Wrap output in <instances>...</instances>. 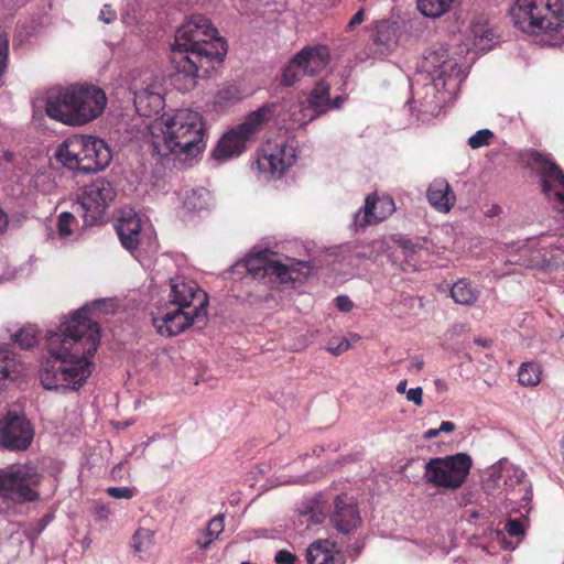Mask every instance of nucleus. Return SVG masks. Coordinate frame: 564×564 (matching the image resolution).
Instances as JSON below:
<instances>
[{
    "label": "nucleus",
    "instance_id": "f257e3e1",
    "mask_svg": "<svg viewBox=\"0 0 564 564\" xmlns=\"http://www.w3.org/2000/svg\"><path fill=\"white\" fill-rule=\"evenodd\" d=\"M99 340V326L85 308L63 323L57 332L48 333L50 357L40 371L43 387L47 390L79 388L90 375L89 357L96 352Z\"/></svg>",
    "mask_w": 564,
    "mask_h": 564
},
{
    "label": "nucleus",
    "instance_id": "f03ea898",
    "mask_svg": "<svg viewBox=\"0 0 564 564\" xmlns=\"http://www.w3.org/2000/svg\"><path fill=\"white\" fill-rule=\"evenodd\" d=\"M227 53V46L210 21L202 15L192 17L175 34L173 45V62L176 73L173 75L175 84L182 83L183 89H191L196 85L199 70L208 74L214 63H221Z\"/></svg>",
    "mask_w": 564,
    "mask_h": 564
},
{
    "label": "nucleus",
    "instance_id": "7ed1b4c3",
    "mask_svg": "<svg viewBox=\"0 0 564 564\" xmlns=\"http://www.w3.org/2000/svg\"><path fill=\"white\" fill-rule=\"evenodd\" d=\"M151 135L153 150L161 156L171 153L195 155L205 148L203 118L191 109L162 117L151 126Z\"/></svg>",
    "mask_w": 564,
    "mask_h": 564
},
{
    "label": "nucleus",
    "instance_id": "20e7f679",
    "mask_svg": "<svg viewBox=\"0 0 564 564\" xmlns=\"http://www.w3.org/2000/svg\"><path fill=\"white\" fill-rule=\"evenodd\" d=\"M55 156L69 170L94 173L110 164L112 152L108 144L99 138L73 135L57 148Z\"/></svg>",
    "mask_w": 564,
    "mask_h": 564
},
{
    "label": "nucleus",
    "instance_id": "39448f33",
    "mask_svg": "<svg viewBox=\"0 0 564 564\" xmlns=\"http://www.w3.org/2000/svg\"><path fill=\"white\" fill-rule=\"evenodd\" d=\"M510 14L525 33H558L564 28V0H517Z\"/></svg>",
    "mask_w": 564,
    "mask_h": 564
},
{
    "label": "nucleus",
    "instance_id": "423d86ee",
    "mask_svg": "<svg viewBox=\"0 0 564 564\" xmlns=\"http://www.w3.org/2000/svg\"><path fill=\"white\" fill-rule=\"evenodd\" d=\"M470 467L471 458L465 453L431 458L425 464L423 479L435 488L455 490L465 482Z\"/></svg>",
    "mask_w": 564,
    "mask_h": 564
},
{
    "label": "nucleus",
    "instance_id": "0eeeda50",
    "mask_svg": "<svg viewBox=\"0 0 564 564\" xmlns=\"http://www.w3.org/2000/svg\"><path fill=\"white\" fill-rule=\"evenodd\" d=\"M269 112V107H262L248 115L243 122L223 135L213 152V156L216 160H226L241 154L246 149V143L259 127L268 120Z\"/></svg>",
    "mask_w": 564,
    "mask_h": 564
},
{
    "label": "nucleus",
    "instance_id": "6e6552de",
    "mask_svg": "<svg viewBox=\"0 0 564 564\" xmlns=\"http://www.w3.org/2000/svg\"><path fill=\"white\" fill-rule=\"evenodd\" d=\"M39 476L26 468H0V498L19 503L34 501L39 498Z\"/></svg>",
    "mask_w": 564,
    "mask_h": 564
},
{
    "label": "nucleus",
    "instance_id": "1a4fd4ad",
    "mask_svg": "<svg viewBox=\"0 0 564 564\" xmlns=\"http://www.w3.org/2000/svg\"><path fill=\"white\" fill-rule=\"evenodd\" d=\"M328 62L329 51L326 46H305L284 67L282 84L293 86L304 75L314 76L325 69Z\"/></svg>",
    "mask_w": 564,
    "mask_h": 564
},
{
    "label": "nucleus",
    "instance_id": "9d476101",
    "mask_svg": "<svg viewBox=\"0 0 564 564\" xmlns=\"http://www.w3.org/2000/svg\"><path fill=\"white\" fill-rule=\"evenodd\" d=\"M75 111L74 126H83L99 117L106 108L105 91L93 85H73Z\"/></svg>",
    "mask_w": 564,
    "mask_h": 564
},
{
    "label": "nucleus",
    "instance_id": "9b49d317",
    "mask_svg": "<svg viewBox=\"0 0 564 564\" xmlns=\"http://www.w3.org/2000/svg\"><path fill=\"white\" fill-rule=\"evenodd\" d=\"M207 321L208 315L206 310L189 311L174 307L172 311L164 313L161 317H153L152 324L160 335L172 337L183 333L193 325L203 328L207 324Z\"/></svg>",
    "mask_w": 564,
    "mask_h": 564
},
{
    "label": "nucleus",
    "instance_id": "f8f14e48",
    "mask_svg": "<svg viewBox=\"0 0 564 564\" xmlns=\"http://www.w3.org/2000/svg\"><path fill=\"white\" fill-rule=\"evenodd\" d=\"M34 430L23 416L8 413L0 420V446L9 451H25L32 443Z\"/></svg>",
    "mask_w": 564,
    "mask_h": 564
},
{
    "label": "nucleus",
    "instance_id": "ddd939ff",
    "mask_svg": "<svg viewBox=\"0 0 564 564\" xmlns=\"http://www.w3.org/2000/svg\"><path fill=\"white\" fill-rule=\"evenodd\" d=\"M532 159L539 164L543 194L554 205L557 212L564 213L563 171L554 162L545 159L541 153H533Z\"/></svg>",
    "mask_w": 564,
    "mask_h": 564
},
{
    "label": "nucleus",
    "instance_id": "4468645a",
    "mask_svg": "<svg viewBox=\"0 0 564 564\" xmlns=\"http://www.w3.org/2000/svg\"><path fill=\"white\" fill-rule=\"evenodd\" d=\"M170 305L189 311L206 310L208 295L195 281L184 276H175L170 280Z\"/></svg>",
    "mask_w": 564,
    "mask_h": 564
},
{
    "label": "nucleus",
    "instance_id": "2eb2a0df",
    "mask_svg": "<svg viewBox=\"0 0 564 564\" xmlns=\"http://www.w3.org/2000/svg\"><path fill=\"white\" fill-rule=\"evenodd\" d=\"M116 189L110 182L105 178H96L89 185L82 189L79 196V206L85 212L84 217L91 213L90 218L96 219L105 208L115 199Z\"/></svg>",
    "mask_w": 564,
    "mask_h": 564
},
{
    "label": "nucleus",
    "instance_id": "dca6fc26",
    "mask_svg": "<svg viewBox=\"0 0 564 564\" xmlns=\"http://www.w3.org/2000/svg\"><path fill=\"white\" fill-rule=\"evenodd\" d=\"M75 99L73 85L52 87L45 96L46 115L65 124L74 126Z\"/></svg>",
    "mask_w": 564,
    "mask_h": 564
},
{
    "label": "nucleus",
    "instance_id": "f3484780",
    "mask_svg": "<svg viewBox=\"0 0 564 564\" xmlns=\"http://www.w3.org/2000/svg\"><path fill=\"white\" fill-rule=\"evenodd\" d=\"M330 521L339 533L350 534L361 523L357 506L345 497H337Z\"/></svg>",
    "mask_w": 564,
    "mask_h": 564
},
{
    "label": "nucleus",
    "instance_id": "a211bd4d",
    "mask_svg": "<svg viewBox=\"0 0 564 564\" xmlns=\"http://www.w3.org/2000/svg\"><path fill=\"white\" fill-rule=\"evenodd\" d=\"M134 106L140 116L152 117L164 108L162 87L152 83L134 93Z\"/></svg>",
    "mask_w": 564,
    "mask_h": 564
},
{
    "label": "nucleus",
    "instance_id": "6ab92c4d",
    "mask_svg": "<svg viewBox=\"0 0 564 564\" xmlns=\"http://www.w3.org/2000/svg\"><path fill=\"white\" fill-rule=\"evenodd\" d=\"M294 159V150L282 147L276 153L261 155L257 164L261 172L270 173L272 176H280L288 166L293 164Z\"/></svg>",
    "mask_w": 564,
    "mask_h": 564
},
{
    "label": "nucleus",
    "instance_id": "aec40b11",
    "mask_svg": "<svg viewBox=\"0 0 564 564\" xmlns=\"http://www.w3.org/2000/svg\"><path fill=\"white\" fill-rule=\"evenodd\" d=\"M427 199L433 207L443 213L449 212L456 200L455 194L445 178H436L430 184Z\"/></svg>",
    "mask_w": 564,
    "mask_h": 564
},
{
    "label": "nucleus",
    "instance_id": "412c9836",
    "mask_svg": "<svg viewBox=\"0 0 564 564\" xmlns=\"http://www.w3.org/2000/svg\"><path fill=\"white\" fill-rule=\"evenodd\" d=\"M336 543L330 540H318L313 542L307 551L306 558L310 564H344L340 556H335L333 550Z\"/></svg>",
    "mask_w": 564,
    "mask_h": 564
},
{
    "label": "nucleus",
    "instance_id": "4be33fe9",
    "mask_svg": "<svg viewBox=\"0 0 564 564\" xmlns=\"http://www.w3.org/2000/svg\"><path fill=\"white\" fill-rule=\"evenodd\" d=\"M393 202L390 198L381 199L376 195H369L365 203V216L360 220L361 226L379 223L393 212Z\"/></svg>",
    "mask_w": 564,
    "mask_h": 564
},
{
    "label": "nucleus",
    "instance_id": "5701e85b",
    "mask_svg": "<svg viewBox=\"0 0 564 564\" xmlns=\"http://www.w3.org/2000/svg\"><path fill=\"white\" fill-rule=\"evenodd\" d=\"M118 236L122 246L128 250H134L140 242L141 221L137 216H128L119 219L117 225Z\"/></svg>",
    "mask_w": 564,
    "mask_h": 564
},
{
    "label": "nucleus",
    "instance_id": "b1692460",
    "mask_svg": "<svg viewBox=\"0 0 564 564\" xmlns=\"http://www.w3.org/2000/svg\"><path fill=\"white\" fill-rule=\"evenodd\" d=\"M23 366L17 355L8 349H0V390L21 375Z\"/></svg>",
    "mask_w": 564,
    "mask_h": 564
},
{
    "label": "nucleus",
    "instance_id": "393cba45",
    "mask_svg": "<svg viewBox=\"0 0 564 564\" xmlns=\"http://www.w3.org/2000/svg\"><path fill=\"white\" fill-rule=\"evenodd\" d=\"M274 253L269 250L254 252L246 258L245 267L254 279H263L270 275L269 268L274 261Z\"/></svg>",
    "mask_w": 564,
    "mask_h": 564
},
{
    "label": "nucleus",
    "instance_id": "a878e982",
    "mask_svg": "<svg viewBox=\"0 0 564 564\" xmlns=\"http://www.w3.org/2000/svg\"><path fill=\"white\" fill-rule=\"evenodd\" d=\"M300 267L307 268V264L302 261H291L290 264H285L274 258L272 265L269 268V276H275L281 284L294 283L301 279Z\"/></svg>",
    "mask_w": 564,
    "mask_h": 564
},
{
    "label": "nucleus",
    "instance_id": "bb28decb",
    "mask_svg": "<svg viewBox=\"0 0 564 564\" xmlns=\"http://www.w3.org/2000/svg\"><path fill=\"white\" fill-rule=\"evenodd\" d=\"M452 299L460 305H473L478 299V291L467 280L463 279L453 284L451 289Z\"/></svg>",
    "mask_w": 564,
    "mask_h": 564
},
{
    "label": "nucleus",
    "instance_id": "cd10ccee",
    "mask_svg": "<svg viewBox=\"0 0 564 564\" xmlns=\"http://www.w3.org/2000/svg\"><path fill=\"white\" fill-rule=\"evenodd\" d=\"M329 85L324 80L316 84L308 97V105L317 113H324L329 108Z\"/></svg>",
    "mask_w": 564,
    "mask_h": 564
},
{
    "label": "nucleus",
    "instance_id": "c85d7f7f",
    "mask_svg": "<svg viewBox=\"0 0 564 564\" xmlns=\"http://www.w3.org/2000/svg\"><path fill=\"white\" fill-rule=\"evenodd\" d=\"M456 0H417V9L429 18H438L447 12Z\"/></svg>",
    "mask_w": 564,
    "mask_h": 564
},
{
    "label": "nucleus",
    "instance_id": "c756f323",
    "mask_svg": "<svg viewBox=\"0 0 564 564\" xmlns=\"http://www.w3.org/2000/svg\"><path fill=\"white\" fill-rule=\"evenodd\" d=\"M210 193L205 188L194 189L185 198L184 205L191 212H199L209 206Z\"/></svg>",
    "mask_w": 564,
    "mask_h": 564
},
{
    "label": "nucleus",
    "instance_id": "7c9ffc66",
    "mask_svg": "<svg viewBox=\"0 0 564 564\" xmlns=\"http://www.w3.org/2000/svg\"><path fill=\"white\" fill-rule=\"evenodd\" d=\"M225 517L224 514H218L214 517L207 524L206 531H205V541H197V545L200 549H207L212 542L218 538V535L224 531L225 523H224Z\"/></svg>",
    "mask_w": 564,
    "mask_h": 564
},
{
    "label": "nucleus",
    "instance_id": "2f4dec72",
    "mask_svg": "<svg viewBox=\"0 0 564 564\" xmlns=\"http://www.w3.org/2000/svg\"><path fill=\"white\" fill-rule=\"evenodd\" d=\"M378 45L390 48L395 43L394 29L388 22H379L373 37Z\"/></svg>",
    "mask_w": 564,
    "mask_h": 564
},
{
    "label": "nucleus",
    "instance_id": "473e14b6",
    "mask_svg": "<svg viewBox=\"0 0 564 564\" xmlns=\"http://www.w3.org/2000/svg\"><path fill=\"white\" fill-rule=\"evenodd\" d=\"M540 373V369L535 364H522L518 373L519 383L525 387L536 386L541 380Z\"/></svg>",
    "mask_w": 564,
    "mask_h": 564
},
{
    "label": "nucleus",
    "instance_id": "72a5a7b5",
    "mask_svg": "<svg viewBox=\"0 0 564 564\" xmlns=\"http://www.w3.org/2000/svg\"><path fill=\"white\" fill-rule=\"evenodd\" d=\"M153 544V532L149 529H139L132 536V547L138 554L147 553Z\"/></svg>",
    "mask_w": 564,
    "mask_h": 564
},
{
    "label": "nucleus",
    "instance_id": "f704fd0d",
    "mask_svg": "<svg viewBox=\"0 0 564 564\" xmlns=\"http://www.w3.org/2000/svg\"><path fill=\"white\" fill-rule=\"evenodd\" d=\"M448 56V52L444 47L434 50L425 56V67L430 70L432 76L435 75L437 69H440Z\"/></svg>",
    "mask_w": 564,
    "mask_h": 564
},
{
    "label": "nucleus",
    "instance_id": "c9c22d12",
    "mask_svg": "<svg viewBox=\"0 0 564 564\" xmlns=\"http://www.w3.org/2000/svg\"><path fill=\"white\" fill-rule=\"evenodd\" d=\"M459 74H460V68H459L456 59L448 56L445 59L444 64H442V66L440 67V69H437V72L435 73V75L433 77L436 80L443 79L444 84H445L446 79H451L453 77L456 78L459 76Z\"/></svg>",
    "mask_w": 564,
    "mask_h": 564
},
{
    "label": "nucleus",
    "instance_id": "e433bc0d",
    "mask_svg": "<svg viewBox=\"0 0 564 564\" xmlns=\"http://www.w3.org/2000/svg\"><path fill=\"white\" fill-rule=\"evenodd\" d=\"M22 349H29L36 344V332L32 327H23L12 337Z\"/></svg>",
    "mask_w": 564,
    "mask_h": 564
},
{
    "label": "nucleus",
    "instance_id": "4c0bfd02",
    "mask_svg": "<svg viewBox=\"0 0 564 564\" xmlns=\"http://www.w3.org/2000/svg\"><path fill=\"white\" fill-rule=\"evenodd\" d=\"M240 99V91L236 86H227L221 88L215 98V102L221 107H226Z\"/></svg>",
    "mask_w": 564,
    "mask_h": 564
},
{
    "label": "nucleus",
    "instance_id": "58836bf2",
    "mask_svg": "<svg viewBox=\"0 0 564 564\" xmlns=\"http://www.w3.org/2000/svg\"><path fill=\"white\" fill-rule=\"evenodd\" d=\"M494 137V132L489 129L478 130L475 134L469 137L468 145L471 149H479L489 145Z\"/></svg>",
    "mask_w": 564,
    "mask_h": 564
},
{
    "label": "nucleus",
    "instance_id": "ea45409f",
    "mask_svg": "<svg viewBox=\"0 0 564 564\" xmlns=\"http://www.w3.org/2000/svg\"><path fill=\"white\" fill-rule=\"evenodd\" d=\"M399 246L402 248L406 258H413L414 256L424 251V245L422 241H412L410 239H400Z\"/></svg>",
    "mask_w": 564,
    "mask_h": 564
},
{
    "label": "nucleus",
    "instance_id": "a19ab883",
    "mask_svg": "<svg viewBox=\"0 0 564 564\" xmlns=\"http://www.w3.org/2000/svg\"><path fill=\"white\" fill-rule=\"evenodd\" d=\"M75 217L69 212H64L57 219V231L61 237H67L72 234L70 225L74 223Z\"/></svg>",
    "mask_w": 564,
    "mask_h": 564
},
{
    "label": "nucleus",
    "instance_id": "79ce46f5",
    "mask_svg": "<svg viewBox=\"0 0 564 564\" xmlns=\"http://www.w3.org/2000/svg\"><path fill=\"white\" fill-rule=\"evenodd\" d=\"M471 33H473V36H474V44L475 45H480L484 40L491 41L492 36H494V33L490 30L485 29L480 24L474 25L473 29H471Z\"/></svg>",
    "mask_w": 564,
    "mask_h": 564
},
{
    "label": "nucleus",
    "instance_id": "37998d69",
    "mask_svg": "<svg viewBox=\"0 0 564 564\" xmlns=\"http://www.w3.org/2000/svg\"><path fill=\"white\" fill-rule=\"evenodd\" d=\"M9 42L4 33L0 32V76L3 74L6 68V62L8 57Z\"/></svg>",
    "mask_w": 564,
    "mask_h": 564
},
{
    "label": "nucleus",
    "instance_id": "c03bdc74",
    "mask_svg": "<svg viewBox=\"0 0 564 564\" xmlns=\"http://www.w3.org/2000/svg\"><path fill=\"white\" fill-rule=\"evenodd\" d=\"M107 492L116 499H130L133 495L132 490L127 487H109Z\"/></svg>",
    "mask_w": 564,
    "mask_h": 564
},
{
    "label": "nucleus",
    "instance_id": "a18cd8bd",
    "mask_svg": "<svg viewBox=\"0 0 564 564\" xmlns=\"http://www.w3.org/2000/svg\"><path fill=\"white\" fill-rule=\"evenodd\" d=\"M349 348H350V339L343 337V338L338 339V343L336 346H329L327 348V350L330 354L338 356V355L347 351Z\"/></svg>",
    "mask_w": 564,
    "mask_h": 564
},
{
    "label": "nucleus",
    "instance_id": "49530a36",
    "mask_svg": "<svg viewBox=\"0 0 564 564\" xmlns=\"http://www.w3.org/2000/svg\"><path fill=\"white\" fill-rule=\"evenodd\" d=\"M406 400L413 402L415 405L423 404V389L421 387L409 389L406 392Z\"/></svg>",
    "mask_w": 564,
    "mask_h": 564
},
{
    "label": "nucleus",
    "instance_id": "de8ad7c7",
    "mask_svg": "<svg viewBox=\"0 0 564 564\" xmlns=\"http://www.w3.org/2000/svg\"><path fill=\"white\" fill-rule=\"evenodd\" d=\"M296 556L286 550H281L275 554L274 561L278 564H294Z\"/></svg>",
    "mask_w": 564,
    "mask_h": 564
},
{
    "label": "nucleus",
    "instance_id": "09e8293b",
    "mask_svg": "<svg viewBox=\"0 0 564 564\" xmlns=\"http://www.w3.org/2000/svg\"><path fill=\"white\" fill-rule=\"evenodd\" d=\"M500 479L499 473L491 474L484 482L482 487L485 491L489 495H494L496 490L497 481Z\"/></svg>",
    "mask_w": 564,
    "mask_h": 564
},
{
    "label": "nucleus",
    "instance_id": "8fccbe9b",
    "mask_svg": "<svg viewBox=\"0 0 564 564\" xmlns=\"http://www.w3.org/2000/svg\"><path fill=\"white\" fill-rule=\"evenodd\" d=\"M507 532L512 536H518L523 533V525L519 520H509L506 525Z\"/></svg>",
    "mask_w": 564,
    "mask_h": 564
},
{
    "label": "nucleus",
    "instance_id": "3c124183",
    "mask_svg": "<svg viewBox=\"0 0 564 564\" xmlns=\"http://www.w3.org/2000/svg\"><path fill=\"white\" fill-rule=\"evenodd\" d=\"M336 306L341 312H349L352 308V302L348 296L340 295L336 299Z\"/></svg>",
    "mask_w": 564,
    "mask_h": 564
},
{
    "label": "nucleus",
    "instance_id": "603ef678",
    "mask_svg": "<svg viewBox=\"0 0 564 564\" xmlns=\"http://www.w3.org/2000/svg\"><path fill=\"white\" fill-rule=\"evenodd\" d=\"M99 19L106 24H109L116 19V13L110 9L109 6H105L100 11Z\"/></svg>",
    "mask_w": 564,
    "mask_h": 564
},
{
    "label": "nucleus",
    "instance_id": "864d4df0",
    "mask_svg": "<svg viewBox=\"0 0 564 564\" xmlns=\"http://www.w3.org/2000/svg\"><path fill=\"white\" fill-rule=\"evenodd\" d=\"M9 227V216L8 214L0 208V235H3Z\"/></svg>",
    "mask_w": 564,
    "mask_h": 564
},
{
    "label": "nucleus",
    "instance_id": "5fc2aeb1",
    "mask_svg": "<svg viewBox=\"0 0 564 564\" xmlns=\"http://www.w3.org/2000/svg\"><path fill=\"white\" fill-rule=\"evenodd\" d=\"M423 366H424L423 359H421L419 357H413L410 360L409 370L419 372L423 369Z\"/></svg>",
    "mask_w": 564,
    "mask_h": 564
},
{
    "label": "nucleus",
    "instance_id": "6e6d98bb",
    "mask_svg": "<svg viewBox=\"0 0 564 564\" xmlns=\"http://www.w3.org/2000/svg\"><path fill=\"white\" fill-rule=\"evenodd\" d=\"M364 10H359L357 11L354 17L351 18L350 22H349V26H354V25H357V24H360L362 21H364Z\"/></svg>",
    "mask_w": 564,
    "mask_h": 564
},
{
    "label": "nucleus",
    "instance_id": "4d7b16f0",
    "mask_svg": "<svg viewBox=\"0 0 564 564\" xmlns=\"http://www.w3.org/2000/svg\"><path fill=\"white\" fill-rule=\"evenodd\" d=\"M454 430H455V424L449 421H443L438 427L440 433L441 432L451 433Z\"/></svg>",
    "mask_w": 564,
    "mask_h": 564
},
{
    "label": "nucleus",
    "instance_id": "13d9d810",
    "mask_svg": "<svg viewBox=\"0 0 564 564\" xmlns=\"http://www.w3.org/2000/svg\"><path fill=\"white\" fill-rule=\"evenodd\" d=\"M406 386H408V382L406 380H401L398 384H397V392L400 393V394H406V392L409 391L406 389Z\"/></svg>",
    "mask_w": 564,
    "mask_h": 564
},
{
    "label": "nucleus",
    "instance_id": "bf43d9fd",
    "mask_svg": "<svg viewBox=\"0 0 564 564\" xmlns=\"http://www.w3.org/2000/svg\"><path fill=\"white\" fill-rule=\"evenodd\" d=\"M473 498H474V494L471 491H467V492L463 494L460 503L466 506L473 501Z\"/></svg>",
    "mask_w": 564,
    "mask_h": 564
},
{
    "label": "nucleus",
    "instance_id": "052dcab7",
    "mask_svg": "<svg viewBox=\"0 0 564 564\" xmlns=\"http://www.w3.org/2000/svg\"><path fill=\"white\" fill-rule=\"evenodd\" d=\"M438 434H440L438 429H431L424 433V438L432 440V438L436 437Z\"/></svg>",
    "mask_w": 564,
    "mask_h": 564
},
{
    "label": "nucleus",
    "instance_id": "680f3d73",
    "mask_svg": "<svg viewBox=\"0 0 564 564\" xmlns=\"http://www.w3.org/2000/svg\"><path fill=\"white\" fill-rule=\"evenodd\" d=\"M475 343L480 345V346H482V347H487L488 346V340L487 339L476 338Z\"/></svg>",
    "mask_w": 564,
    "mask_h": 564
},
{
    "label": "nucleus",
    "instance_id": "e2e57ef3",
    "mask_svg": "<svg viewBox=\"0 0 564 564\" xmlns=\"http://www.w3.org/2000/svg\"><path fill=\"white\" fill-rule=\"evenodd\" d=\"M350 339L356 343L360 339V336L358 334H351Z\"/></svg>",
    "mask_w": 564,
    "mask_h": 564
},
{
    "label": "nucleus",
    "instance_id": "0e129e2a",
    "mask_svg": "<svg viewBox=\"0 0 564 564\" xmlns=\"http://www.w3.org/2000/svg\"><path fill=\"white\" fill-rule=\"evenodd\" d=\"M340 101H341L340 97H336V98L334 99V104H333V106H334V107H338Z\"/></svg>",
    "mask_w": 564,
    "mask_h": 564
},
{
    "label": "nucleus",
    "instance_id": "69168bd1",
    "mask_svg": "<svg viewBox=\"0 0 564 564\" xmlns=\"http://www.w3.org/2000/svg\"><path fill=\"white\" fill-rule=\"evenodd\" d=\"M470 517L477 519L479 517L477 511H471Z\"/></svg>",
    "mask_w": 564,
    "mask_h": 564
},
{
    "label": "nucleus",
    "instance_id": "338daca9",
    "mask_svg": "<svg viewBox=\"0 0 564 564\" xmlns=\"http://www.w3.org/2000/svg\"><path fill=\"white\" fill-rule=\"evenodd\" d=\"M240 564H250L249 562H241Z\"/></svg>",
    "mask_w": 564,
    "mask_h": 564
}]
</instances>
